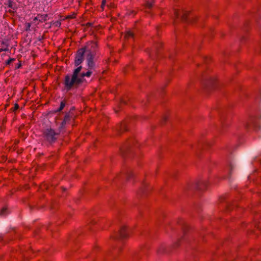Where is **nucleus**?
Masks as SVG:
<instances>
[{
	"mask_svg": "<svg viewBox=\"0 0 261 261\" xmlns=\"http://www.w3.org/2000/svg\"><path fill=\"white\" fill-rule=\"evenodd\" d=\"M76 17V14L73 13L71 15H69L66 16V19H73L75 18Z\"/></svg>",
	"mask_w": 261,
	"mask_h": 261,
	"instance_id": "10",
	"label": "nucleus"
},
{
	"mask_svg": "<svg viewBox=\"0 0 261 261\" xmlns=\"http://www.w3.org/2000/svg\"><path fill=\"white\" fill-rule=\"evenodd\" d=\"M146 5L148 8H151L152 6V0H148Z\"/></svg>",
	"mask_w": 261,
	"mask_h": 261,
	"instance_id": "11",
	"label": "nucleus"
},
{
	"mask_svg": "<svg viewBox=\"0 0 261 261\" xmlns=\"http://www.w3.org/2000/svg\"><path fill=\"white\" fill-rule=\"evenodd\" d=\"M19 108V105L17 103L15 105L14 108V111L17 110Z\"/></svg>",
	"mask_w": 261,
	"mask_h": 261,
	"instance_id": "15",
	"label": "nucleus"
},
{
	"mask_svg": "<svg viewBox=\"0 0 261 261\" xmlns=\"http://www.w3.org/2000/svg\"><path fill=\"white\" fill-rule=\"evenodd\" d=\"M82 66H79L74 70L72 75H67L66 76L65 85L66 88L70 89L82 83V79L80 76V72Z\"/></svg>",
	"mask_w": 261,
	"mask_h": 261,
	"instance_id": "1",
	"label": "nucleus"
},
{
	"mask_svg": "<svg viewBox=\"0 0 261 261\" xmlns=\"http://www.w3.org/2000/svg\"><path fill=\"white\" fill-rule=\"evenodd\" d=\"M3 50L2 49H0V53Z\"/></svg>",
	"mask_w": 261,
	"mask_h": 261,
	"instance_id": "19",
	"label": "nucleus"
},
{
	"mask_svg": "<svg viewBox=\"0 0 261 261\" xmlns=\"http://www.w3.org/2000/svg\"><path fill=\"white\" fill-rule=\"evenodd\" d=\"M48 15L47 14H38L37 16L35 17L33 19V22H35L36 21H38L39 22H44L47 20V18Z\"/></svg>",
	"mask_w": 261,
	"mask_h": 261,
	"instance_id": "6",
	"label": "nucleus"
},
{
	"mask_svg": "<svg viewBox=\"0 0 261 261\" xmlns=\"http://www.w3.org/2000/svg\"><path fill=\"white\" fill-rule=\"evenodd\" d=\"M107 6L110 8H114L115 7V5L112 3H110V4H108Z\"/></svg>",
	"mask_w": 261,
	"mask_h": 261,
	"instance_id": "14",
	"label": "nucleus"
},
{
	"mask_svg": "<svg viewBox=\"0 0 261 261\" xmlns=\"http://www.w3.org/2000/svg\"><path fill=\"white\" fill-rule=\"evenodd\" d=\"M216 80L215 78H213L212 80H213V82Z\"/></svg>",
	"mask_w": 261,
	"mask_h": 261,
	"instance_id": "17",
	"label": "nucleus"
},
{
	"mask_svg": "<svg viewBox=\"0 0 261 261\" xmlns=\"http://www.w3.org/2000/svg\"><path fill=\"white\" fill-rule=\"evenodd\" d=\"M97 44L95 42H92L87 46V61L89 67L90 68H93L94 63L93 62V58L94 56V49L96 47Z\"/></svg>",
	"mask_w": 261,
	"mask_h": 261,
	"instance_id": "2",
	"label": "nucleus"
},
{
	"mask_svg": "<svg viewBox=\"0 0 261 261\" xmlns=\"http://www.w3.org/2000/svg\"><path fill=\"white\" fill-rule=\"evenodd\" d=\"M65 106V102L64 101H62L61 102L60 107L59 110H58V111L59 112V111H62L64 109Z\"/></svg>",
	"mask_w": 261,
	"mask_h": 261,
	"instance_id": "9",
	"label": "nucleus"
},
{
	"mask_svg": "<svg viewBox=\"0 0 261 261\" xmlns=\"http://www.w3.org/2000/svg\"><path fill=\"white\" fill-rule=\"evenodd\" d=\"M92 72L90 70H89L86 73L82 72L81 73H80V76L81 77L82 80L85 76L89 77L91 75Z\"/></svg>",
	"mask_w": 261,
	"mask_h": 261,
	"instance_id": "8",
	"label": "nucleus"
},
{
	"mask_svg": "<svg viewBox=\"0 0 261 261\" xmlns=\"http://www.w3.org/2000/svg\"><path fill=\"white\" fill-rule=\"evenodd\" d=\"M56 135L54 130L51 128H47L43 132L44 137L48 141H53L55 140Z\"/></svg>",
	"mask_w": 261,
	"mask_h": 261,
	"instance_id": "3",
	"label": "nucleus"
},
{
	"mask_svg": "<svg viewBox=\"0 0 261 261\" xmlns=\"http://www.w3.org/2000/svg\"><path fill=\"white\" fill-rule=\"evenodd\" d=\"M176 16H178V14L177 13V12H176Z\"/></svg>",
	"mask_w": 261,
	"mask_h": 261,
	"instance_id": "18",
	"label": "nucleus"
},
{
	"mask_svg": "<svg viewBox=\"0 0 261 261\" xmlns=\"http://www.w3.org/2000/svg\"><path fill=\"white\" fill-rule=\"evenodd\" d=\"M13 61H14V59H10V60H9L7 61V63L8 64H10L11 62H12Z\"/></svg>",
	"mask_w": 261,
	"mask_h": 261,
	"instance_id": "16",
	"label": "nucleus"
},
{
	"mask_svg": "<svg viewBox=\"0 0 261 261\" xmlns=\"http://www.w3.org/2000/svg\"><path fill=\"white\" fill-rule=\"evenodd\" d=\"M129 231L126 226H122L119 230L120 237L123 239L126 238L128 237Z\"/></svg>",
	"mask_w": 261,
	"mask_h": 261,
	"instance_id": "5",
	"label": "nucleus"
},
{
	"mask_svg": "<svg viewBox=\"0 0 261 261\" xmlns=\"http://www.w3.org/2000/svg\"><path fill=\"white\" fill-rule=\"evenodd\" d=\"M133 37H134V34L130 30L127 31L124 35V38L125 39H129L131 38H133Z\"/></svg>",
	"mask_w": 261,
	"mask_h": 261,
	"instance_id": "7",
	"label": "nucleus"
},
{
	"mask_svg": "<svg viewBox=\"0 0 261 261\" xmlns=\"http://www.w3.org/2000/svg\"><path fill=\"white\" fill-rule=\"evenodd\" d=\"M106 0H102V3H101V8L102 10H103L104 9V7L106 5Z\"/></svg>",
	"mask_w": 261,
	"mask_h": 261,
	"instance_id": "13",
	"label": "nucleus"
},
{
	"mask_svg": "<svg viewBox=\"0 0 261 261\" xmlns=\"http://www.w3.org/2000/svg\"><path fill=\"white\" fill-rule=\"evenodd\" d=\"M85 52V48H81L77 51L74 61L75 66H79L82 63L84 59L83 56Z\"/></svg>",
	"mask_w": 261,
	"mask_h": 261,
	"instance_id": "4",
	"label": "nucleus"
},
{
	"mask_svg": "<svg viewBox=\"0 0 261 261\" xmlns=\"http://www.w3.org/2000/svg\"><path fill=\"white\" fill-rule=\"evenodd\" d=\"M6 208H3L0 211V216L4 215L5 214V212L6 211Z\"/></svg>",
	"mask_w": 261,
	"mask_h": 261,
	"instance_id": "12",
	"label": "nucleus"
}]
</instances>
